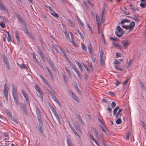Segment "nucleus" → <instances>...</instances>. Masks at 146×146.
I'll use <instances>...</instances> for the list:
<instances>
[{"label": "nucleus", "instance_id": "1", "mask_svg": "<svg viewBox=\"0 0 146 146\" xmlns=\"http://www.w3.org/2000/svg\"><path fill=\"white\" fill-rule=\"evenodd\" d=\"M17 90V88L15 87V85L13 84H12V91L13 97L16 104L17 105L18 104V101Z\"/></svg>", "mask_w": 146, "mask_h": 146}, {"label": "nucleus", "instance_id": "2", "mask_svg": "<svg viewBox=\"0 0 146 146\" xmlns=\"http://www.w3.org/2000/svg\"><path fill=\"white\" fill-rule=\"evenodd\" d=\"M135 25V22L132 21L130 23L129 25H123L122 27L124 28L129 29V31H131L133 29Z\"/></svg>", "mask_w": 146, "mask_h": 146}, {"label": "nucleus", "instance_id": "3", "mask_svg": "<svg viewBox=\"0 0 146 146\" xmlns=\"http://www.w3.org/2000/svg\"><path fill=\"white\" fill-rule=\"evenodd\" d=\"M3 92L5 97L6 100H8V92L7 90V86L6 83H5L3 88Z\"/></svg>", "mask_w": 146, "mask_h": 146}, {"label": "nucleus", "instance_id": "4", "mask_svg": "<svg viewBox=\"0 0 146 146\" xmlns=\"http://www.w3.org/2000/svg\"><path fill=\"white\" fill-rule=\"evenodd\" d=\"M100 56V62L101 65L103 66L104 64V62L105 60V58L103 56V52L102 50L101 51Z\"/></svg>", "mask_w": 146, "mask_h": 146}, {"label": "nucleus", "instance_id": "5", "mask_svg": "<svg viewBox=\"0 0 146 146\" xmlns=\"http://www.w3.org/2000/svg\"><path fill=\"white\" fill-rule=\"evenodd\" d=\"M36 111L38 120H40L41 117V115L40 114V111L38 108L37 107H36Z\"/></svg>", "mask_w": 146, "mask_h": 146}, {"label": "nucleus", "instance_id": "6", "mask_svg": "<svg viewBox=\"0 0 146 146\" xmlns=\"http://www.w3.org/2000/svg\"><path fill=\"white\" fill-rule=\"evenodd\" d=\"M21 92L23 95L27 102H28L29 101V98L28 95L26 94L24 91L22 89L21 90Z\"/></svg>", "mask_w": 146, "mask_h": 146}, {"label": "nucleus", "instance_id": "7", "mask_svg": "<svg viewBox=\"0 0 146 146\" xmlns=\"http://www.w3.org/2000/svg\"><path fill=\"white\" fill-rule=\"evenodd\" d=\"M65 57L64 58L66 60L68 61V62L69 64L70 65V66L72 68V69L74 70L75 68H76L75 66L74 65V64H72V62L69 60L68 58V57L66 56V55H65Z\"/></svg>", "mask_w": 146, "mask_h": 146}, {"label": "nucleus", "instance_id": "8", "mask_svg": "<svg viewBox=\"0 0 146 146\" xmlns=\"http://www.w3.org/2000/svg\"><path fill=\"white\" fill-rule=\"evenodd\" d=\"M129 44V42L128 40H123L122 42L123 47H126Z\"/></svg>", "mask_w": 146, "mask_h": 146}, {"label": "nucleus", "instance_id": "9", "mask_svg": "<svg viewBox=\"0 0 146 146\" xmlns=\"http://www.w3.org/2000/svg\"><path fill=\"white\" fill-rule=\"evenodd\" d=\"M0 1L1 0H0ZM0 9L5 11L7 13H8L7 8L2 3H0Z\"/></svg>", "mask_w": 146, "mask_h": 146}, {"label": "nucleus", "instance_id": "10", "mask_svg": "<svg viewBox=\"0 0 146 146\" xmlns=\"http://www.w3.org/2000/svg\"><path fill=\"white\" fill-rule=\"evenodd\" d=\"M52 111L54 115L55 116L58 122H60V118L56 111L54 109H53V110H52Z\"/></svg>", "mask_w": 146, "mask_h": 146}, {"label": "nucleus", "instance_id": "11", "mask_svg": "<svg viewBox=\"0 0 146 146\" xmlns=\"http://www.w3.org/2000/svg\"><path fill=\"white\" fill-rule=\"evenodd\" d=\"M71 97L73 98L75 101L78 103L79 102V100L78 98L74 94L73 92H72Z\"/></svg>", "mask_w": 146, "mask_h": 146}, {"label": "nucleus", "instance_id": "12", "mask_svg": "<svg viewBox=\"0 0 146 146\" xmlns=\"http://www.w3.org/2000/svg\"><path fill=\"white\" fill-rule=\"evenodd\" d=\"M66 140L68 146H73L72 142L68 137H67Z\"/></svg>", "mask_w": 146, "mask_h": 146}, {"label": "nucleus", "instance_id": "13", "mask_svg": "<svg viewBox=\"0 0 146 146\" xmlns=\"http://www.w3.org/2000/svg\"><path fill=\"white\" fill-rule=\"evenodd\" d=\"M50 13L55 17L58 18L59 17V16L58 14L53 10L50 11Z\"/></svg>", "mask_w": 146, "mask_h": 146}, {"label": "nucleus", "instance_id": "14", "mask_svg": "<svg viewBox=\"0 0 146 146\" xmlns=\"http://www.w3.org/2000/svg\"><path fill=\"white\" fill-rule=\"evenodd\" d=\"M89 136L90 138L92 140L97 144L98 146H99V144L97 141L94 138L93 136L90 133L89 134Z\"/></svg>", "mask_w": 146, "mask_h": 146}, {"label": "nucleus", "instance_id": "15", "mask_svg": "<svg viewBox=\"0 0 146 146\" xmlns=\"http://www.w3.org/2000/svg\"><path fill=\"white\" fill-rule=\"evenodd\" d=\"M21 107L22 110L25 112L26 111L27 109L25 105L24 104H22Z\"/></svg>", "mask_w": 146, "mask_h": 146}, {"label": "nucleus", "instance_id": "16", "mask_svg": "<svg viewBox=\"0 0 146 146\" xmlns=\"http://www.w3.org/2000/svg\"><path fill=\"white\" fill-rule=\"evenodd\" d=\"M116 35L118 37H120L122 36L123 34V32H119L118 31H116L115 32Z\"/></svg>", "mask_w": 146, "mask_h": 146}, {"label": "nucleus", "instance_id": "17", "mask_svg": "<svg viewBox=\"0 0 146 146\" xmlns=\"http://www.w3.org/2000/svg\"><path fill=\"white\" fill-rule=\"evenodd\" d=\"M87 47L90 52V53H92L93 52L91 44L90 43H89L88 44Z\"/></svg>", "mask_w": 146, "mask_h": 146}, {"label": "nucleus", "instance_id": "18", "mask_svg": "<svg viewBox=\"0 0 146 146\" xmlns=\"http://www.w3.org/2000/svg\"><path fill=\"white\" fill-rule=\"evenodd\" d=\"M18 20L21 23H23L24 22V20L21 17V16L19 14H18L16 16Z\"/></svg>", "mask_w": 146, "mask_h": 146}, {"label": "nucleus", "instance_id": "19", "mask_svg": "<svg viewBox=\"0 0 146 146\" xmlns=\"http://www.w3.org/2000/svg\"><path fill=\"white\" fill-rule=\"evenodd\" d=\"M52 99L55 101L59 105H60V104L58 100L56 98V97L54 95H52Z\"/></svg>", "mask_w": 146, "mask_h": 146}, {"label": "nucleus", "instance_id": "20", "mask_svg": "<svg viewBox=\"0 0 146 146\" xmlns=\"http://www.w3.org/2000/svg\"><path fill=\"white\" fill-rule=\"evenodd\" d=\"M35 88L36 90L38 92L40 95L41 96H42L41 92L40 91V89L38 86L37 85H36L35 87Z\"/></svg>", "mask_w": 146, "mask_h": 146}, {"label": "nucleus", "instance_id": "21", "mask_svg": "<svg viewBox=\"0 0 146 146\" xmlns=\"http://www.w3.org/2000/svg\"><path fill=\"white\" fill-rule=\"evenodd\" d=\"M76 18L77 19V20L78 21L80 25L82 26H84V24L82 22V21L79 18V17L78 16H76Z\"/></svg>", "mask_w": 146, "mask_h": 146}, {"label": "nucleus", "instance_id": "22", "mask_svg": "<svg viewBox=\"0 0 146 146\" xmlns=\"http://www.w3.org/2000/svg\"><path fill=\"white\" fill-rule=\"evenodd\" d=\"M130 21L128 19H122L121 20V25H123V24L125 22H130Z\"/></svg>", "mask_w": 146, "mask_h": 146}, {"label": "nucleus", "instance_id": "23", "mask_svg": "<svg viewBox=\"0 0 146 146\" xmlns=\"http://www.w3.org/2000/svg\"><path fill=\"white\" fill-rule=\"evenodd\" d=\"M96 18L97 25H100V18L99 16L97 15H96Z\"/></svg>", "mask_w": 146, "mask_h": 146}, {"label": "nucleus", "instance_id": "24", "mask_svg": "<svg viewBox=\"0 0 146 146\" xmlns=\"http://www.w3.org/2000/svg\"><path fill=\"white\" fill-rule=\"evenodd\" d=\"M65 70L67 72L69 76L71 78H72V76L70 72V70H69V69L67 67H65Z\"/></svg>", "mask_w": 146, "mask_h": 146}, {"label": "nucleus", "instance_id": "25", "mask_svg": "<svg viewBox=\"0 0 146 146\" xmlns=\"http://www.w3.org/2000/svg\"><path fill=\"white\" fill-rule=\"evenodd\" d=\"M130 6L131 7V9L134 11H136L138 10L137 7L135 6L132 5V4H130Z\"/></svg>", "mask_w": 146, "mask_h": 146}, {"label": "nucleus", "instance_id": "26", "mask_svg": "<svg viewBox=\"0 0 146 146\" xmlns=\"http://www.w3.org/2000/svg\"><path fill=\"white\" fill-rule=\"evenodd\" d=\"M112 44L113 46H115L117 47L120 49H122V47L119 44L114 42H113L112 43Z\"/></svg>", "mask_w": 146, "mask_h": 146}, {"label": "nucleus", "instance_id": "27", "mask_svg": "<svg viewBox=\"0 0 146 146\" xmlns=\"http://www.w3.org/2000/svg\"><path fill=\"white\" fill-rule=\"evenodd\" d=\"M4 62L5 63L7 68L8 69H10V66L9 65V62L7 61V60L6 59H4Z\"/></svg>", "mask_w": 146, "mask_h": 146}, {"label": "nucleus", "instance_id": "28", "mask_svg": "<svg viewBox=\"0 0 146 146\" xmlns=\"http://www.w3.org/2000/svg\"><path fill=\"white\" fill-rule=\"evenodd\" d=\"M26 31L27 32L26 33H27V35L28 36H30L32 39L34 40V37L32 35H31V33L29 32L28 31L27 29L26 30Z\"/></svg>", "mask_w": 146, "mask_h": 146}, {"label": "nucleus", "instance_id": "29", "mask_svg": "<svg viewBox=\"0 0 146 146\" xmlns=\"http://www.w3.org/2000/svg\"><path fill=\"white\" fill-rule=\"evenodd\" d=\"M140 6L143 8H144L146 6V2H142L140 4Z\"/></svg>", "mask_w": 146, "mask_h": 146}, {"label": "nucleus", "instance_id": "30", "mask_svg": "<svg viewBox=\"0 0 146 146\" xmlns=\"http://www.w3.org/2000/svg\"><path fill=\"white\" fill-rule=\"evenodd\" d=\"M15 36L16 37L17 40L19 43L20 40L19 38V35L17 32H16L15 33Z\"/></svg>", "mask_w": 146, "mask_h": 146}, {"label": "nucleus", "instance_id": "31", "mask_svg": "<svg viewBox=\"0 0 146 146\" xmlns=\"http://www.w3.org/2000/svg\"><path fill=\"white\" fill-rule=\"evenodd\" d=\"M81 48L84 51L86 50V47L85 45L82 42L81 43Z\"/></svg>", "mask_w": 146, "mask_h": 146}, {"label": "nucleus", "instance_id": "32", "mask_svg": "<svg viewBox=\"0 0 146 146\" xmlns=\"http://www.w3.org/2000/svg\"><path fill=\"white\" fill-rule=\"evenodd\" d=\"M119 108V106H117L114 109L113 111V113L114 115H115V113H116L117 111Z\"/></svg>", "mask_w": 146, "mask_h": 146}, {"label": "nucleus", "instance_id": "33", "mask_svg": "<svg viewBox=\"0 0 146 146\" xmlns=\"http://www.w3.org/2000/svg\"><path fill=\"white\" fill-rule=\"evenodd\" d=\"M117 31L120 32H123V29L119 26H117Z\"/></svg>", "mask_w": 146, "mask_h": 146}, {"label": "nucleus", "instance_id": "34", "mask_svg": "<svg viewBox=\"0 0 146 146\" xmlns=\"http://www.w3.org/2000/svg\"><path fill=\"white\" fill-rule=\"evenodd\" d=\"M98 120L103 125H105L103 121V120L102 119H101L100 117H98Z\"/></svg>", "mask_w": 146, "mask_h": 146}, {"label": "nucleus", "instance_id": "35", "mask_svg": "<svg viewBox=\"0 0 146 146\" xmlns=\"http://www.w3.org/2000/svg\"><path fill=\"white\" fill-rule=\"evenodd\" d=\"M74 70L76 72V73L77 74L78 77H79L80 78H81V77L80 76V74L79 73V72L78 70L76 68H75L74 69Z\"/></svg>", "mask_w": 146, "mask_h": 146}, {"label": "nucleus", "instance_id": "36", "mask_svg": "<svg viewBox=\"0 0 146 146\" xmlns=\"http://www.w3.org/2000/svg\"><path fill=\"white\" fill-rule=\"evenodd\" d=\"M116 123L117 124H121V120L120 118H119L116 121Z\"/></svg>", "mask_w": 146, "mask_h": 146}, {"label": "nucleus", "instance_id": "37", "mask_svg": "<svg viewBox=\"0 0 146 146\" xmlns=\"http://www.w3.org/2000/svg\"><path fill=\"white\" fill-rule=\"evenodd\" d=\"M58 48L60 50V51L62 52V53L63 54H64V58L65 57V55H66V54H65V52H64V51L60 47V46H58Z\"/></svg>", "mask_w": 146, "mask_h": 146}, {"label": "nucleus", "instance_id": "38", "mask_svg": "<svg viewBox=\"0 0 146 146\" xmlns=\"http://www.w3.org/2000/svg\"><path fill=\"white\" fill-rule=\"evenodd\" d=\"M130 135V132H128L127 133L126 139L127 140H129V137Z\"/></svg>", "mask_w": 146, "mask_h": 146}, {"label": "nucleus", "instance_id": "39", "mask_svg": "<svg viewBox=\"0 0 146 146\" xmlns=\"http://www.w3.org/2000/svg\"><path fill=\"white\" fill-rule=\"evenodd\" d=\"M64 33L65 34V36H66V38H67L69 37V35L68 33H67L66 31L65 30V31H64Z\"/></svg>", "mask_w": 146, "mask_h": 146}, {"label": "nucleus", "instance_id": "40", "mask_svg": "<svg viewBox=\"0 0 146 146\" xmlns=\"http://www.w3.org/2000/svg\"><path fill=\"white\" fill-rule=\"evenodd\" d=\"M78 32V34L80 35L81 38L83 39V34L81 32H80L79 30H78L77 31Z\"/></svg>", "mask_w": 146, "mask_h": 146}, {"label": "nucleus", "instance_id": "41", "mask_svg": "<svg viewBox=\"0 0 146 146\" xmlns=\"http://www.w3.org/2000/svg\"><path fill=\"white\" fill-rule=\"evenodd\" d=\"M114 67L116 69H117L118 70H120V71H122L123 70V69H121V68H120L117 66L115 65L114 66Z\"/></svg>", "mask_w": 146, "mask_h": 146}, {"label": "nucleus", "instance_id": "42", "mask_svg": "<svg viewBox=\"0 0 146 146\" xmlns=\"http://www.w3.org/2000/svg\"><path fill=\"white\" fill-rule=\"evenodd\" d=\"M122 114H121L120 115H119V114H118L117 113H115V118L117 119L118 118V117H120L122 115Z\"/></svg>", "mask_w": 146, "mask_h": 146}, {"label": "nucleus", "instance_id": "43", "mask_svg": "<svg viewBox=\"0 0 146 146\" xmlns=\"http://www.w3.org/2000/svg\"><path fill=\"white\" fill-rule=\"evenodd\" d=\"M68 21L72 25V27H74L75 25L70 19H68Z\"/></svg>", "mask_w": 146, "mask_h": 146}, {"label": "nucleus", "instance_id": "44", "mask_svg": "<svg viewBox=\"0 0 146 146\" xmlns=\"http://www.w3.org/2000/svg\"><path fill=\"white\" fill-rule=\"evenodd\" d=\"M121 53H116V56L117 58H118L119 57H121Z\"/></svg>", "mask_w": 146, "mask_h": 146}, {"label": "nucleus", "instance_id": "45", "mask_svg": "<svg viewBox=\"0 0 146 146\" xmlns=\"http://www.w3.org/2000/svg\"><path fill=\"white\" fill-rule=\"evenodd\" d=\"M72 131L76 135H77L79 138H80V136L79 135L78 133H77L76 131L75 130V129L74 130Z\"/></svg>", "mask_w": 146, "mask_h": 146}, {"label": "nucleus", "instance_id": "46", "mask_svg": "<svg viewBox=\"0 0 146 146\" xmlns=\"http://www.w3.org/2000/svg\"><path fill=\"white\" fill-rule=\"evenodd\" d=\"M128 80L129 79H127L123 82V86H124L126 84H127L128 83Z\"/></svg>", "mask_w": 146, "mask_h": 146}, {"label": "nucleus", "instance_id": "47", "mask_svg": "<svg viewBox=\"0 0 146 146\" xmlns=\"http://www.w3.org/2000/svg\"><path fill=\"white\" fill-rule=\"evenodd\" d=\"M122 13L123 14L126 15H130V13H127L124 10H123L122 11Z\"/></svg>", "mask_w": 146, "mask_h": 146}, {"label": "nucleus", "instance_id": "48", "mask_svg": "<svg viewBox=\"0 0 146 146\" xmlns=\"http://www.w3.org/2000/svg\"><path fill=\"white\" fill-rule=\"evenodd\" d=\"M39 131L42 134L43 133V128L42 127H40L39 129Z\"/></svg>", "mask_w": 146, "mask_h": 146}, {"label": "nucleus", "instance_id": "49", "mask_svg": "<svg viewBox=\"0 0 146 146\" xmlns=\"http://www.w3.org/2000/svg\"><path fill=\"white\" fill-rule=\"evenodd\" d=\"M121 83V82H119L117 80H115V82L114 83L117 86L119 84Z\"/></svg>", "mask_w": 146, "mask_h": 146}, {"label": "nucleus", "instance_id": "50", "mask_svg": "<svg viewBox=\"0 0 146 146\" xmlns=\"http://www.w3.org/2000/svg\"><path fill=\"white\" fill-rule=\"evenodd\" d=\"M102 21L104 23L105 20V15H102Z\"/></svg>", "mask_w": 146, "mask_h": 146}, {"label": "nucleus", "instance_id": "51", "mask_svg": "<svg viewBox=\"0 0 146 146\" xmlns=\"http://www.w3.org/2000/svg\"><path fill=\"white\" fill-rule=\"evenodd\" d=\"M45 6L46 7H47V8L48 9L50 10V11H51L52 10H53V9H52V8L50 6H48V5L47 6V5H45Z\"/></svg>", "mask_w": 146, "mask_h": 146}, {"label": "nucleus", "instance_id": "52", "mask_svg": "<svg viewBox=\"0 0 146 146\" xmlns=\"http://www.w3.org/2000/svg\"><path fill=\"white\" fill-rule=\"evenodd\" d=\"M70 42L72 43L73 45L75 46H76L75 42L74 41L73 39H72L70 41Z\"/></svg>", "mask_w": 146, "mask_h": 146}, {"label": "nucleus", "instance_id": "53", "mask_svg": "<svg viewBox=\"0 0 146 146\" xmlns=\"http://www.w3.org/2000/svg\"><path fill=\"white\" fill-rule=\"evenodd\" d=\"M115 106H116L115 103L114 102H113L111 104V106L113 108H114V107H115Z\"/></svg>", "mask_w": 146, "mask_h": 146}, {"label": "nucleus", "instance_id": "54", "mask_svg": "<svg viewBox=\"0 0 146 146\" xmlns=\"http://www.w3.org/2000/svg\"><path fill=\"white\" fill-rule=\"evenodd\" d=\"M114 64H120V62L117 59H115L114 62Z\"/></svg>", "mask_w": 146, "mask_h": 146}, {"label": "nucleus", "instance_id": "55", "mask_svg": "<svg viewBox=\"0 0 146 146\" xmlns=\"http://www.w3.org/2000/svg\"><path fill=\"white\" fill-rule=\"evenodd\" d=\"M105 8H103L102 11V15H105Z\"/></svg>", "mask_w": 146, "mask_h": 146}, {"label": "nucleus", "instance_id": "56", "mask_svg": "<svg viewBox=\"0 0 146 146\" xmlns=\"http://www.w3.org/2000/svg\"><path fill=\"white\" fill-rule=\"evenodd\" d=\"M0 26L2 28H4L5 27V24L3 23H0Z\"/></svg>", "mask_w": 146, "mask_h": 146}, {"label": "nucleus", "instance_id": "57", "mask_svg": "<svg viewBox=\"0 0 146 146\" xmlns=\"http://www.w3.org/2000/svg\"><path fill=\"white\" fill-rule=\"evenodd\" d=\"M133 19L136 21H138L139 20V18L136 16L133 17Z\"/></svg>", "mask_w": 146, "mask_h": 146}, {"label": "nucleus", "instance_id": "58", "mask_svg": "<svg viewBox=\"0 0 146 146\" xmlns=\"http://www.w3.org/2000/svg\"><path fill=\"white\" fill-rule=\"evenodd\" d=\"M62 76L63 78V80L64 82H67V79L66 77V76L65 75L63 74L62 75Z\"/></svg>", "mask_w": 146, "mask_h": 146}, {"label": "nucleus", "instance_id": "59", "mask_svg": "<svg viewBox=\"0 0 146 146\" xmlns=\"http://www.w3.org/2000/svg\"><path fill=\"white\" fill-rule=\"evenodd\" d=\"M133 60L132 59H130L129 60V62H128V64L129 65H130L132 62H133Z\"/></svg>", "mask_w": 146, "mask_h": 146}, {"label": "nucleus", "instance_id": "60", "mask_svg": "<svg viewBox=\"0 0 146 146\" xmlns=\"http://www.w3.org/2000/svg\"><path fill=\"white\" fill-rule=\"evenodd\" d=\"M75 128L77 130H79V129H80V126L78 124H77V125L76 127H75Z\"/></svg>", "mask_w": 146, "mask_h": 146}, {"label": "nucleus", "instance_id": "61", "mask_svg": "<svg viewBox=\"0 0 146 146\" xmlns=\"http://www.w3.org/2000/svg\"><path fill=\"white\" fill-rule=\"evenodd\" d=\"M87 25H88V27L89 28V29L91 31L92 33L93 32L92 29V28L90 26V25L89 24H87Z\"/></svg>", "mask_w": 146, "mask_h": 146}, {"label": "nucleus", "instance_id": "62", "mask_svg": "<svg viewBox=\"0 0 146 146\" xmlns=\"http://www.w3.org/2000/svg\"><path fill=\"white\" fill-rule=\"evenodd\" d=\"M110 39L116 41L117 40V39L116 38L113 37H110Z\"/></svg>", "mask_w": 146, "mask_h": 146}, {"label": "nucleus", "instance_id": "63", "mask_svg": "<svg viewBox=\"0 0 146 146\" xmlns=\"http://www.w3.org/2000/svg\"><path fill=\"white\" fill-rule=\"evenodd\" d=\"M88 3L91 5L93 6V4L90 0H87Z\"/></svg>", "mask_w": 146, "mask_h": 146}, {"label": "nucleus", "instance_id": "64", "mask_svg": "<svg viewBox=\"0 0 146 146\" xmlns=\"http://www.w3.org/2000/svg\"><path fill=\"white\" fill-rule=\"evenodd\" d=\"M142 126L143 127L144 129L146 130V125L144 123H143L142 124Z\"/></svg>", "mask_w": 146, "mask_h": 146}]
</instances>
